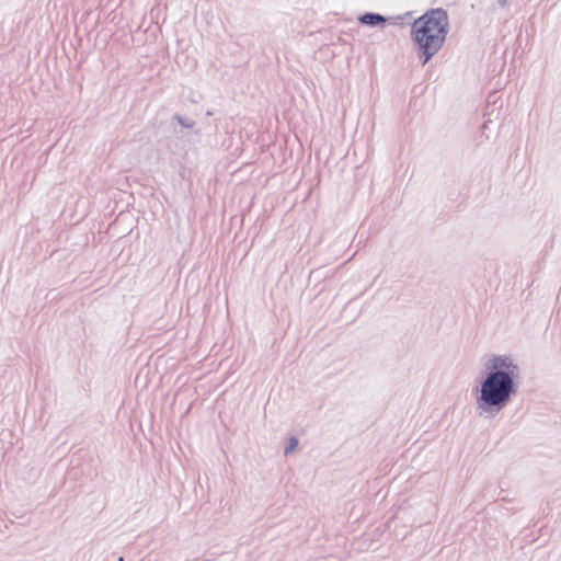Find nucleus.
Listing matches in <instances>:
<instances>
[{"mask_svg": "<svg viewBox=\"0 0 561 561\" xmlns=\"http://www.w3.org/2000/svg\"><path fill=\"white\" fill-rule=\"evenodd\" d=\"M519 368L507 355H493L474 389L479 416L494 417L518 392Z\"/></svg>", "mask_w": 561, "mask_h": 561, "instance_id": "1", "label": "nucleus"}, {"mask_svg": "<svg viewBox=\"0 0 561 561\" xmlns=\"http://www.w3.org/2000/svg\"><path fill=\"white\" fill-rule=\"evenodd\" d=\"M448 31V14L440 8L426 11L412 23L411 39L423 66L443 47Z\"/></svg>", "mask_w": 561, "mask_h": 561, "instance_id": "2", "label": "nucleus"}, {"mask_svg": "<svg viewBox=\"0 0 561 561\" xmlns=\"http://www.w3.org/2000/svg\"><path fill=\"white\" fill-rule=\"evenodd\" d=\"M358 22L363 25L376 27L385 26V24L387 23V19L379 13L367 12L358 16Z\"/></svg>", "mask_w": 561, "mask_h": 561, "instance_id": "3", "label": "nucleus"}, {"mask_svg": "<svg viewBox=\"0 0 561 561\" xmlns=\"http://www.w3.org/2000/svg\"><path fill=\"white\" fill-rule=\"evenodd\" d=\"M297 446H298V438H296L295 436H291L288 439V444L284 448V455L285 456L290 455L291 453H294L296 450Z\"/></svg>", "mask_w": 561, "mask_h": 561, "instance_id": "4", "label": "nucleus"}, {"mask_svg": "<svg viewBox=\"0 0 561 561\" xmlns=\"http://www.w3.org/2000/svg\"><path fill=\"white\" fill-rule=\"evenodd\" d=\"M174 119H176V122L184 128H193L195 125V122L193 119L185 118L179 114L174 115Z\"/></svg>", "mask_w": 561, "mask_h": 561, "instance_id": "5", "label": "nucleus"}, {"mask_svg": "<svg viewBox=\"0 0 561 561\" xmlns=\"http://www.w3.org/2000/svg\"><path fill=\"white\" fill-rule=\"evenodd\" d=\"M511 0H497L496 1V4L500 7V8H505L510 4Z\"/></svg>", "mask_w": 561, "mask_h": 561, "instance_id": "6", "label": "nucleus"}]
</instances>
